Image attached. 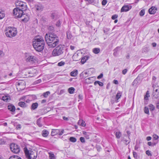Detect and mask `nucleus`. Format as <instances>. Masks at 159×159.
<instances>
[{"label":"nucleus","instance_id":"1","mask_svg":"<svg viewBox=\"0 0 159 159\" xmlns=\"http://www.w3.org/2000/svg\"><path fill=\"white\" fill-rule=\"evenodd\" d=\"M45 37V41L50 48H54L59 43V38L54 34L51 33H47Z\"/></svg>","mask_w":159,"mask_h":159},{"label":"nucleus","instance_id":"2","mask_svg":"<svg viewBox=\"0 0 159 159\" xmlns=\"http://www.w3.org/2000/svg\"><path fill=\"white\" fill-rule=\"evenodd\" d=\"M5 31L6 36L10 38L15 36L17 33L16 28L11 27L7 28Z\"/></svg>","mask_w":159,"mask_h":159},{"label":"nucleus","instance_id":"3","mask_svg":"<svg viewBox=\"0 0 159 159\" xmlns=\"http://www.w3.org/2000/svg\"><path fill=\"white\" fill-rule=\"evenodd\" d=\"M64 45H59L53 50L52 52L53 55L57 56L62 54L64 52Z\"/></svg>","mask_w":159,"mask_h":159},{"label":"nucleus","instance_id":"4","mask_svg":"<svg viewBox=\"0 0 159 159\" xmlns=\"http://www.w3.org/2000/svg\"><path fill=\"white\" fill-rule=\"evenodd\" d=\"M24 149L26 156L28 159H31V158L35 159L37 158V152H36L35 155H34V156H32V155H34V152L33 151H30L26 147H25Z\"/></svg>","mask_w":159,"mask_h":159},{"label":"nucleus","instance_id":"5","mask_svg":"<svg viewBox=\"0 0 159 159\" xmlns=\"http://www.w3.org/2000/svg\"><path fill=\"white\" fill-rule=\"evenodd\" d=\"M16 5L20 10L23 11H25L27 9L26 3L21 1H18L16 3Z\"/></svg>","mask_w":159,"mask_h":159},{"label":"nucleus","instance_id":"6","mask_svg":"<svg viewBox=\"0 0 159 159\" xmlns=\"http://www.w3.org/2000/svg\"><path fill=\"white\" fill-rule=\"evenodd\" d=\"M45 44L43 38L42 37L38 36L36 37L33 41V45H38L39 44Z\"/></svg>","mask_w":159,"mask_h":159},{"label":"nucleus","instance_id":"7","mask_svg":"<svg viewBox=\"0 0 159 159\" xmlns=\"http://www.w3.org/2000/svg\"><path fill=\"white\" fill-rule=\"evenodd\" d=\"M23 11L20 10L18 8H16L13 10V14L16 17L20 18L24 16L23 14Z\"/></svg>","mask_w":159,"mask_h":159},{"label":"nucleus","instance_id":"8","mask_svg":"<svg viewBox=\"0 0 159 159\" xmlns=\"http://www.w3.org/2000/svg\"><path fill=\"white\" fill-rule=\"evenodd\" d=\"M10 148L11 151L15 153H18L20 151V148L16 144L12 143L10 145Z\"/></svg>","mask_w":159,"mask_h":159},{"label":"nucleus","instance_id":"9","mask_svg":"<svg viewBox=\"0 0 159 159\" xmlns=\"http://www.w3.org/2000/svg\"><path fill=\"white\" fill-rule=\"evenodd\" d=\"M25 60L26 62L32 64L35 63L37 62L36 57L32 56H29L26 57Z\"/></svg>","mask_w":159,"mask_h":159},{"label":"nucleus","instance_id":"10","mask_svg":"<svg viewBox=\"0 0 159 159\" xmlns=\"http://www.w3.org/2000/svg\"><path fill=\"white\" fill-rule=\"evenodd\" d=\"M45 44H39L38 45H34L33 47L37 51L40 52L42 51L44 48Z\"/></svg>","mask_w":159,"mask_h":159},{"label":"nucleus","instance_id":"11","mask_svg":"<svg viewBox=\"0 0 159 159\" xmlns=\"http://www.w3.org/2000/svg\"><path fill=\"white\" fill-rule=\"evenodd\" d=\"M38 74L37 70H30L28 71V74H26V75L28 76V77H32L37 75Z\"/></svg>","mask_w":159,"mask_h":159},{"label":"nucleus","instance_id":"12","mask_svg":"<svg viewBox=\"0 0 159 159\" xmlns=\"http://www.w3.org/2000/svg\"><path fill=\"white\" fill-rule=\"evenodd\" d=\"M121 141H123L126 145H127L130 143V138L127 137V135L125 134L124 137L122 138Z\"/></svg>","mask_w":159,"mask_h":159},{"label":"nucleus","instance_id":"13","mask_svg":"<svg viewBox=\"0 0 159 159\" xmlns=\"http://www.w3.org/2000/svg\"><path fill=\"white\" fill-rule=\"evenodd\" d=\"M132 6L129 5H125L122 7L121 9V12H126L129 11L132 8Z\"/></svg>","mask_w":159,"mask_h":159},{"label":"nucleus","instance_id":"14","mask_svg":"<svg viewBox=\"0 0 159 159\" xmlns=\"http://www.w3.org/2000/svg\"><path fill=\"white\" fill-rule=\"evenodd\" d=\"M157 10V8L155 7H152L148 10L149 14H155Z\"/></svg>","mask_w":159,"mask_h":159},{"label":"nucleus","instance_id":"15","mask_svg":"<svg viewBox=\"0 0 159 159\" xmlns=\"http://www.w3.org/2000/svg\"><path fill=\"white\" fill-rule=\"evenodd\" d=\"M59 130L56 129H52L51 132V135L53 136L57 134H59Z\"/></svg>","mask_w":159,"mask_h":159},{"label":"nucleus","instance_id":"16","mask_svg":"<svg viewBox=\"0 0 159 159\" xmlns=\"http://www.w3.org/2000/svg\"><path fill=\"white\" fill-rule=\"evenodd\" d=\"M38 106V104L37 102L34 103L32 104L31 106V110H34L36 109Z\"/></svg>","mask_w":159,"mask_h":159},{"label":"nucleus","instance_id":"17","mask_svg":"<svg viewBox=\"0 0 159 159\" xmlns=\"http://www.w3.org/2000/svg\"><path fill=\"white\" fill-rule=\"evenodd\" d=\"M49 132L46 130H43L42 133V135L45 137H47L49 134Z\"/></svg>","mask_w":159,"mask_h":159},{"label":"nucleus","instance_id":"18","mask_svg":"<svg viewBox=\"0 0 159 159\" xmlns=\"http://www.w3.org/2000/svg\"><path fill=\"white\" fill-rule=\"evenodd\" d=\"M89 56H86L83 57L81 60V62L82 64H84L86 61L89 58Z\"/></svg>","mask_w":159,"mask_h":159},{"label":"nucleus","instance_id":"19","mask_svg":"<svg viewBox=\"0 0 159 159\" xmlns=\"http://www.w3.org/2000/svg\"><path fill=\"white\" fill-rule=\"evenodd\" d=\"M100 51V49L99 48H95L93 49V52L95 54H98Z\"/></svg>","mask_w":159,"mask_h":159},{"label":"nucleus","instance_id":"20","mask_svg":"<svg viewBox=\"0 0 159 159\" xmlns=\"http://www.w3.org/2000/svg\"><path fill=\"white\" fill-rule=\"evenodd\" d=\"M8 107L9 110L12 112H14L15 110V107L11 105H9Z\"/></svg>","mask_w":159,"mask_h":159},{"label":"nucleus","instance_id":"21","mask_svg":"<svg viewBox=\"0 0 159 159\" xmlns=\"http://www.w3.org/2000/svg\"><path fill=\"white\" fill-rule=\"evenodd\" d=\"M140 79L137 77L135 79L132 83V85L133 86L136 85L139 83Z\"/></svg>","mask_w":159,"mask_h":159},{"label":"nucleus","instance_id":"22","mask_svg":"<svg viewBox=\"0 0 159 159\" xmlns=\"http://www.w3.org/2000/svg\"><path fill=\"white\" fill-rule=\"evenodd\" d=\"M79 56L78 54H75L72 56V58L75 61H78L80 59V57H78Z\"/></svg>","mask_w":159,"mask_h":159},{"label":"nucleus","instance_id":"23","mask_svg":"<svg viewBox=\"0 0 159 159\" xmlns=\"http://www.w3.org/2000/svg\"><path fill=\"white\" fill-rule=\"evenodd\" d=\"M24 16L23 17H21L22 18V19H21L22 21H23L25 22H26L28 20H29V17L28 16L26 15L25 14H24Z\"/></svg>","mask_w":159,"mask_h":159},{"label":"nucleus","instance_id":"24","mask_svg":"<svg viewBox=\"0 0 159 159\" xmlns=\"http://www.w3.org/2000/svg\"><path fill=\"white\" fill-rule=\"evenodd\" d=\"M122 93L120 92H118L117 93L116 97V100H118L119 98H120L122 95Z\"/></svg>","mask_w":159,"mask_h":159},{"label":"nucleus","instance_id":"25","mask_svg":"<svg viewBox=\"0 0 159 159\" xmlns=\"http://www.w3.org/2000/svg\"><path fill=\"white\" fill-rule=\"evenodd\" d=\"M67 38L68 39H70L72 37V35L70 31H68L66 32Z\"/></svg>","mask_w":159,"mask_h":159},{"label":"nucleus","instance_id":"26","mask_svg":"<svg viewBox=\"0 0 159 159\" xmlns=\"http://www.w3.org/2000/svg\"><path fill=\"white\" fill-rule=\"evenodd\" d=\"M116 138L118 139L120 138L121 136V132L120 131L117 132L115 133Z\"/></svg>","mask_w":159,"mask_h":159},{"label":"nucleus","instance_id":"27","mask_svg":"<svg viewBox=\"0 0 159 159\" xmlns=\"http://www.w3.org/2000/svg\"><path fill=\"white\" fill-rule=\"evenodd\" d=\"M35 7L36 8V10L38 11L41 10L43 8V6L40 4L37 5L35 6Z\"/></svg>","mask_w":159,"mask_h":159},{"label":"nucleus","instance_id":"28","mask_svg":"<svg viewBox=\"0 0 159 159\" xmlns=\"http://www.w3.org/2000/svg\"><path fill=\"white\" fill-rule=\"evenodd\" d=\"M75 89L73 87H70L68 89L69 93L70 94H73L74 93Z\"/></svg>","mask_w":159,"mask_h":159},{"label":"nucleus","instance_id":"29","mask_svg":"<svg viewBox=\"0 0 159 159\" xmlns=\"http://www.w3.org/2000/svg\"><path fill=\"white\" fill-rule=\"evenodd\" d=\"M97 84H98V85L100 86H102L103 85V84L102 82L98 81H96L94 82V84L95 85H96Z\"/></svg>","mask_w":159,"mask_h":159},{"label":"nucleus","instance_id":"30","mask_svg":"<svg viewBox=\"0 0 159 159\" xmlns=\"http://www.w3.org/2000/svg\"><path fill=\"white\" fill-rule=\"evenodd\" d=\"M18 105L21 107H26V104L25 102H19L18 103Z\"/></svg>","mask_w":159,"mask_h":159},{"label":"nucleus","instance_id":"31","mask_svg":"<svg viewBox=\"0 0 159 159\" xmlns=\"http://www.w3.org/2000/svg\"><path fill=\"white\" fill-rule=\"evenodd\" d=\"M83 134L84 135H85V136L87 139H88L89 138V136L90 134L89 133L84 131H83Z\"/></svg>","mask_w":159,"mask_h":159},{"label":"nucleus","instance_id":"32","mask_svg":"<svg viewBox=\"0 0 159 159\" xmlns=\"http://www.w3.org/2000/svg\"><path fill=\"white\" fill-rule=\"evenodd\" d=\"M152 95L154 98H157L159 97V92H153L152 93Z\"/></svg>","mask_w":159,"mask_h":159},{"label":"nucleus","instance_id":"33","mask_svg":"<svg viewBox=\"0 0 159 159\" xmlns=\"http://www.w3.org/2000/svg\"><path fill=\"white\" fill-rule=\"evenodd\" d=\"M77 70H75V71H72L70 73V75L72 76H75L77 75Z\"/></svg>","mask_w":159,"mask_h":159},{"label":"nucleus","instance_id":"34","mask_svg":"<svg viewBox=\"0 0 159 159\" xmlns=\"http://www.w3.org/2000/svg\"><path fill=\"white\" fill-rule=\"evenodd\" d=\"M88 72L87 71H84L81 74V75H83L84 77L86 78L87 76Z\"/></svg>","mask_w":159,"mask_h":159},{"label":"nucleus","instance_id":"35","mask_svg":"<svg viewBox=\"0 0 159 159\" xmlns=\"http://www.w3.org/2000/svg\"><path fill=\"white\" fill-rule=\"evenodd\" d=\"M48 154H49V159H55V157L54 154L51 152H49Z\"/></svg>","mask_w":159,"mask_h":159},{"label":"nucleus","instance_id":"36","mask_svg":"<svg viewBox=\"0 0 159 159\" xmlns=\"http://www.w3.org/2000/svg\"><path fill=\"white\" fill-rule=\"evenodd\" d=\"M50 93L49 91H47L46 92L44 93L43 94V96L44 98H47L48 96L50 95Z\"/></svg>","mask_w":159,"mask_h":159},{"label":"nucleus","instance_id":"37","mask_svg":"<svg viewBox=\"0 0 159 159\" xmlns=\"http://www.w3.org/2000/svg\"><path fill=\"white\" fill-rule=\"evenodd\" d=\"M9 159H21V158L17 156H11Z\"/></svg>","mask_w":159,"mask_h":159},{"label":"nucleus","instance_id":"38","mask_svg":"<svg viewBox=\"0 0 159 159\" xmlns=\"http://www.w3.org/2000/svg\"><path fill=\"white\" fill-rule=\"evenodd\" d=\"M5 16V14L4 12L2 11H0V19H2Z\"/></svg>","mask_w":159,"mask_h":159},{"label":"nucleus","instance_id":"39","mask_svg":"<svg viewBox=\"0 0 159 159\" xmlns=\"http://www.w3.org/2000/svg\"><path fill=\"white\" fill-rule=\"evenodd\" d=\"M2 100L4 101L7 102L9 100V97L7 96H3L2 97Z\"/></svg>","mask_w":159,"mask_h":159},{"label":"nucleus","instance_id":"40","mask_svg":"<svg viewBox=\"0 0 159 159\" xmlns=\"http://www.w3.org/2000/svg\"><path fill=\"white\" fill-rule=\"evenodd\" d=\"M144 112L147 114L149 115V109L148 107H144Z\"/></svg>","mask_w":159,"mask_h":159},{"label":"nucleus","instance_id":"41","mask_svg":"<svg viewBox=\"0 0 159 159\" xmlns=\"http://www.w3.org/2000/svg\"><path fill=\"white\" fill-rule=\"evenodd\" d=\"M69 140L70 141L73 143L75 142L76 141V139L75 138L73 137H70V138Z\"/></svg>","mask_w":159,"mask_h":159},{"label":"nucleus","instance_id":"42","mask_svg":"<svg viewBox=\"0 0 159 159\" xmlns=\"http://www.w3.org/2000/svg\"><path fill=\"white\" fill-rule=\"evenodd\" d=\"M149 109L151 111H153L155 109V107L152 104H150L149 105Z\"/></svg>","mask_w":159,"mask_h":159},{"label":"nucleus","instance_id":"43","mask_svg":"<svg viewBox=\"0 0 159 159\" xmlns=\"http://www.w3.org/2000/svg\"><path fill=\"white\" fill-rule=\"evenodd\" d=\"M37 125L39 127H41L42 126V125L41 123L40 118H39V119H38L37 120Z\"/></svg>","mask_w":159,"mask_h":159},{"label":"nucleus","instance_id":"44","mask_svg":"<svg viewBox=\"0 0 159 159\" xmlns=\"http://www.w3.org/2000/svg\"><path fill=\"white\" fill-rule=\"evenodd\" d=\"M145 14V10L144 9L142 10L139 12V15L141 16H143Z\"/></svg>","mask_w":159,"mask_h":159},{"label":"nucleus","instance_id":"45","mask_svg":"<svg viewBox=\"0 0 159 159\" xmlns=\"http://www.w3.org/2000/svg\"><path fill=\"white\" fill-rule=\"evenodd\" d=\"M65 64V62L63 61H60L58 63L57 65L58 66H62L64 65Z\"/></svg>","mask_w":159,"mask_h":159},{"label":"nucleus","instance_id":"46","mask_svg":"<svg viewBox=\"0 0 159 159\" xmlns=\"http://www.w3.org/2000/svg\"><path fill=\"white\" fill-rule=\"evenodd\" d=\"M41 79L38 80L34 82V84H36L40 83L41 82Z\"/></svg>","mask_w":159,"mask_h":159},{"label":"nucleus","instance_id":"47","mask_svg":"<svg viewBox=\"0 0 159 159\" xmlns=\"http://www.w3.org/2000/svg\"><path fill=\"white\" fill-rule=\"evenodd\" d=\"M80 140L82 143H84L85 142L84 138L83 137H81L80 138Z\"/></svg>","mask_w":159,"mask_h":159},{"label":"nucleus","instance_id":"48","mask_svg":"<svg viewBox=\"0 0 159 159\" xmlns=\"http://www.w3.org/2000/svg\"><path fill=\"white\" fill-rule=\"evenodd\" d=\"M117 17H118L117 15L116 14L112 16L111 19L113 20H115V19L117 18Z\"/></svg>","mask_w":159,"mask_h":159},{"label":"nucleus","instance_id":"49","mask_svg":"<svg viewBox=\"0 0 159 159\" xmlns=\"http://www.w3.org/2000/svg\"><path fill=\"white\" fill-rule=\"evenodd\" d=\"M148 144L149 146H154L156 144V143H152L151 142H148Z\"/></svg>","mask_w":159,"mask_h":159},{"label":"nucleus","instance_id":"50","mask_svg":"<svg viewBox=\"0 0 159 159\" xmlns=\"http://www.w3.org/2000/svg\"><path fill=\"white\" fill-rule=\"evenodd\" d=\"M149 97V93H148V92L147 91L146 93V94L145 96L144 99L146 100H147L148 98H147Z\"/></svg>","mask_w":159,"mask_h":159},{"label":"nucleus","instance_id":"51","mask_svg":"<svg viewBox=\"0 0 159 159\" xmlns=\"http://www.w3.org/2000/svg\"><path fill=\"white\" fill-rule=\"evenodd\" d=\"M153 138L155 140L159 138L158 136L156 134H154L153 135Z\"/></svg>","mask_w":159,"mask_h":159},{"label":"nucleus","instance_id":"52","mask_svg":"<svg viewBox=\"0 0 159 159\" xmlns=\"http://www.w3.org/2000/svg\"><path fill=\"white\" fill-rule=\"evenodd\" d=\"M85 125L86 124L85 123V121L82 120V121L81 122V124H80V125L82 126H85Z\"/></svg>","mask_w":159,"mask_h":159},{"label":"nucleus","instance_id":"53","mask_svg":"<svg viewBox=\"0 0 159 159\" xmlns=\"http://www.w3.org/2000/svg\"><path fill=\"white\" fill-rule=\"evenodd\" d=\"M133 155L134 157L135 158H137L138 155H137V154L136 152H133Z\"/></svg>","mask_w":159,"mask_h":159},{"label":"nucleus","instance_id":"54","mask_svg":"<svg viewBox=\"0 0 159 159\" xmlns=\"http://www.w3.org/2000/svg\"><path fill=\"white\" fill-rule=\"evenodd\" d=\"M107 2V0H103L102 2V4L104 6L106 4Z\"/></svg>","mask_w":159,"mask_h":159},{"label":"nucleus","instance_id":"55","mask_svg":"<svg viewBox=\"0 0 159 159\" xmlns=\"http://www.w3.org/2000/svg\"><path fill=\"white\" fill-rule=\"evenodd\" d=\"M103 76V74L102 73H101L99 75H98L97 77V78L98 79H100L102 78Z\"/></svg>","mask_w":159,"mask_h":159},{"label":"nucleus","instance_id":"56","mask_svg":"<svg viewBox=\"0 0 159 159\" xmlns=\"http://www.w3.org/2000/svg\"><path fill=\"white\" fill-rule=\"evenodd\" d=\"M48 30H50L51 31H53L54 30V27L52 26H50L48 27Z\"/></svg>","mask_w":159,"mask_h":159},{"label":"nucleus","instance_id":"57","mask_svg":"<svg viewBox=\"0 0 159 159\" xmlns=\"http://www.w3.org/2000/svg\"><path fill=\"white\" fill-rule=\"evenodd\" d=\"M64 132V130L63 129H62L61 131H60V130H59V135H62L63 133Z\"/></svg>","mask_w":159,"mask_h":159},{"label":"nucleus","instance_id":"58","mask_svg":"<svg viewBox=\"0 0 159 159\" xmlns=\"http://www.w3.org/2000/svg\"><path fill=\"white\" fill-rule=\"evenodd\" d=\"M88 1L89 3L92 4L94 2V0H85Z\"/></svg>","mask_w":159,"mask_h":159},{"label":"nucleus","instance_id":"59","mask_svg":"<svg viewBox=\"0 0 159 159\" xmlns=\"http://www.w3.org/2000/svg\"><path fill=\"white\" fill-rule=\"evenodd\" d=\"M150 151L149 150H148L146 151V154L148 156H151V154L150 153Z\"/></svg>","mask_w":159,"mask_h":159},{"label":"nucleus","instance_id":"60","mask_svg":"<svg viewBox=\"0 0 159 159\" xmlns=\"http://www.w3.org/2000/svg\"><path fill=\"white\" fill-rule=\"evenodd\" d=\"M21 128V126L20 124L17 125L16 127V128L17 129H20Z\"/></svg>","mask_w":159,"mask_h":159},{"label":"nucleus","instance_id":"61","mask_svg":"<svg viewBox=\"0 0 159 159\" xmlns=\"http://www.w3.org/2000/svg\"><path fill=\"white\" fill-rule=\"evenodd\" d=\"M4 142L3 139H0V144H3L4 143Z\"/></svg>","mask_w":159,"mask_h":159},{"label":"nucleus","instance_id":"62","mask_svg":"<svg viewBox=\"0 0 159 159\" xmlns=\"http://www.w3.org/2000/svg\"><path fill=\"white\" fill-rule=\"evenodd\" d=\"M156 107L157 108L159 109V99H158L157 102Z\"/></svg>","mask_w":159,"mask_h":159},{"label":"nucleus","instance_id":"63","mask_svg":"<svg viewBox=\"0 0 159 159\" xmlns=\"http://www.w3.org/2000/svg\"><path fill=\"white\" fill-rule=\"evenodd\" d=\"M126 132L127 134V137L129 138L130 135V132L129 131H127Z\"/></svg>","mask_w":159,"mask_h":159},{"label":"nucleus","instance_id":"64","mask_svg":"<svg viewBox=\"0 0 159 159\" xmlns=\"http://www.w3.org/2000/svg\"><path fill=\"white\" fill-rule=\"evenodd\" d=\"M113 83L116 84H118V81L116 80H113Z\"/></svg>","mask_w":159,"mask_h":159}]
</instances>
